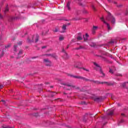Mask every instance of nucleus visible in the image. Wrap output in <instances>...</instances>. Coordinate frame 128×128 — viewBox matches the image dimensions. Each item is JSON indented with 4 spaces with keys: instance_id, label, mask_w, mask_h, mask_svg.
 <instances>
[{
    "instance_id": "aec40b11",
    "label": "nucleus",
    "mask_w": 128,
    "mask_h": 128,
    "mask_svg": "<svg viewBox=\"0 0 128 128\" xmlns=\"http://www.w3.org/2000/svg\"><path fill=\"white\" fill-rule=\"evenodd\" d=\"M18 54V56H20V54H22V50H20Z\"/></svg>"
},
{
    "instance_id": "5701e85b",
    "label": "nucleus",
    "mask_w": 128,
    "mask_h": 128,
    "mask_svg": "<svg viewBox=\"0 0 128 128\" xmlns=\"http://www.w3.org/2000/svg\"><path fill=\"white\" fill-rule=\"evenodd\" d=\"M10 44H8V45L5 46V48H10Z\"/></svg>"
},
{
    "instance_id": "f704fd0d",
    "label": "nucleus",
    "mask_w": 128,
    "mask_h": 128,
    "mask_svg": "<svg viewBox=\"0 0 128 128\" xmlns=\"http://www.w3.org/2000/svg\"><path fill=\"white\" fill-rule=\"evenodd\" d=\"M69 46H68L67 48H68Z\"/></svg>"
},
{
    "instance_id": "393cba45",
    "label": "nucleus",
    "mask_w": 128,
    "mask_h": 128,
    "mask_svg": "<svg viewBox=\"0 0 128 128\" xmlns=\"http://www.w3.org/2000/svg\"><path fill=\"white\" fill-rule=\"evenodd\" d=\"M110 72H111V74H114V72H112V70L110 69L109 70Z\"/></svg>"
},
{
    "instance_id": "bb28decb",
    "label": "nucleus",
    "mask_w": 128,
    "mask_h": 128,
    "mask_svg": "<svg viewBox=\"0 0 128 128\" xmlns=\"http://www.w3.org/2000/svg\"><path fill=\"white\" fill-rule=\"evenodd\" d=\"M2 14H0V20H2Z\"/></svg>"
},
{
    "instance_id": "6ab92c4d",
    "label": "nucleus",
    "mask_w": 128,
    "mask_h": 128,
    "mask_svg": "<svg viewBox=\"0 0 128 128\" xmlns=\"http://www.w3.org/2000/svg\"><path fill=\"white\" fill-rule=\"evenodd\" d=\"M2 128H14V127H10V126H2Z\"/></svg>"
},
{
    "instance_id": "9d476101",
    "label": "nucleus",
    "mask_w": 128,
    "mask_h": 128,
    "mask_svg": "<svg viewBox=\"0 0 128 128\" xmlns=\"http://www.w3.org/2000/svg\"><path fill=\"white\" fill-rule=\"evenodd\" d=\"M70 2H68L66 5V8L68 10H70Z\"/></svg>"
},
{
    "instance_id": "dca6fc26",
    "label": "nucleus",
    "mask_w": 128,
    "mask_h": 128,
    "mask_svg": "<svg viewBox=\"0 0 128 128\" xmlns=\"http://www.w3.org/2000/svg\"><path fill=\"white\" fill-rule=\"evenodd\" d=\"M8 10H9L8 8L6 7V8L4 11V14H6V12H8Z\"/></svg>"
},
{
    "instance_id": "6e6552de",
    "label": "nucleus",
    "mask_w": 128,
    "mask_h": 128,
    "mask_svg": "<svg viewBox=\"0 0 128 128\" xmlns=\"http://www.w3.org/2000/svg\"><path fill=\"white\" fill-rule=\"evenodd\" d=\"M108 112H110L109 114H108V116H112V115L114 114V110H108Z\"/></svg>"
},
{
    "instance_id": "9b49d317",
    "label": "nucleus",
    "mask_w": 128,
    "mask_h": 128,
    "mask_svg": "<svg viewBox=\"0 0 128 128\" xmlns=\"http://www.w3.org/2000/svg\"><path fill=\"white\" fill-rule=\"evenodd\" d=\"M82 40V35L80 34H79V36L77 37V40Z\"/></svg>"
},
{
    "instance_id": "f8f14e48",
    "label": "nucleus",
    "mask_w": 128,
    "mask_h": 128,
    "mask_svg": "<svg viewBox=\"0 0 128 128\" xmlns=\"http://www.w3.org/2000/svg\"><path fill=\"white\" fill-rule=\"evenodd\" d=\"M62 29L63 30L62 32H64V30H66V25H64L62 27Z\"/></svg>"
},
{
    "instance_id": "7c9ffc66",
    "label": "nucleus",
    "mask_w": 128,
    "mask_h": 128,
    "mask_svg": "<svg viewBox=\"0 0 128 128\" xmlns=\"http://www.w3.org/2000/svg\"><path fill=\"white\" fill-rule=\"evenodd\" d=\"M54 32H58V29H56Z\"/></svg>"
},
{
    "instance_id": "7ed1b4c3",
    "label": "nucleus",
    "mask_w": 128,
    "mask_h": 128,
    "mask_svg": "<svg viewBox=\"0 0 128 128\" xmlns=\"http://www.w3.org/2000/svg\"><path fill=\"white\" fill-rule=\"evenodd\" d=\"M44 62L46 66H52V62H50V61L48 59H44Z\"/></svg>"
},
{
    "instance_id": "473e14b6",
    "label": "nucleus",
    "mask_w": 128,
    "mask_h": 128,
    "mask_svg": "<svg viewBox=\"0 0 128 128\" xmlns=\"http://www.w3.org/2000/svg\"><path fill=\"white\" fill-rule=\"evenodd\" d=\"M121 116H124V114L122 113V114H121Z\"/></svg>"
},
{
    "instance_id": "4be33fe9",
    "label": "nucleus",
    "mask_w": 128,
    "mask_h": 128,
    "mask_svg": "<svg viewBox=\"0 0 128 128\" xmlns=\"http://www.w3.org/2000/svg\"><path fill=\"white\" fill-rule=\"evenodd\" d=\"M14 20V17H10V22H12V20Z\"/></svg>"
},
{
    "instance_id": "ea45409f",
    "label": "nucleus",
    "mask_w": 128,
    "mask_h": 128,
    "mask_svg": "<svg viewBox=\"0 0 128 128\" xmlns=\"http://www.w3.org/2000/svg\"><path fill=\"white\" fill-rule=\"evenodd\" d=\"M46 56H48V54H46Z\"/></svg>"
},
{
    "instance_id": "412c9836",
    "label": "nucleus",
    "mask_w": 128,
    "mask_h": 128,
    "mask_svg": "<svg viewBox=\"0 0 128 128\" xmlns=\"http://www.w3.org/2000/svg\"><path fill=\"white\" fill-rule=\"evenodd\" d=\"M18 46H21V44H22V41H20L18 43Z\"/></svg>"
},
{
    "instance_id": "f3484780",
    "label": "nucleus",
    "mask_w": 128,
    "mask_h": 128,
    "mask_svg": "<svg viewBox=\"0 0 128 128\" xmlns=\"http://www.w3.org/2000/svg\"><path fill=\"white\" fill-rule=\"evenodd\" d=\"M64 38L63 36H60L59 38V40H64Z\"/></svg>"
},
{
    "instance_id": "0eeeda50",
    "label": "nucleus",
    "mask_w": 128,
    "mask_h": 128,
    "mask_svg": "<svg viewBox=\"0 0 128 128\" xmlns=\"http://www.w3.org/2000/svg\"><path fill=\"white\" fill-rule=\"evenodd\" d=\"M70 76H72V78H80V80L84 79V78L80 76H72L70 75Z\"/></svg>"
},
{
    "instance_id": "58836bf2",
    "label": "nucleus",
    "mask_w": 128,
    "mask_h": 128,
    "mask_svg": "<svg viewBox=\"0 0 128 128\" xmlns=\"http://www.w3.org/2000/svg\"><path fill=\"white\" fill-rule=\"evenodd\" d=\"M110 44H112V42H110Z\"/></svg>"
},
{
    "instance_id": "c85d7f7f",
    "label": "nucleus",
    "mask_w": 128,
    "mask_h": 128,
    "mask_svg": "<svg viewBox=\"0 0 128 128\" xmlns=\"http://www.w3.org/2000/svg\"><path fill=\"white\" fill-rule=\"evenodd\" d=\"M83 70H86V72H88V71H89L88 70L86 69V68H83Z\"/></svg>"
},
{
    "instance_id": "2f4dec72",
    "label": "nucleus",
    "mask_w": 128,
    "mask_h": 128,
    "mask_svg": "<svg viewBox=\"0 0 128 128\" xmlns=\"http://www.w3.org/2000/svg\"><path fill=\"white\" fill-rule=\"evenodd\" d=\"M45 84H48L50 83L48 82H46Z\"/></svg>"
},
{
    "instance_id": "4c0bfd02",
    "label": "nucleus",
    "mask_w": 128,
    "mask_h": 128,
    "mask_svg": "<svg viewBox=\"0 0 128 128\" xmlns=\"http://www.w3.org/2000/svg\"><path fill=\"white\" fill-rule=\"evenodd\" d=\"M3 4V3H2H2H1V4Z\"/></svg>"
},
{
    "instance_id": "39448f33",
    "label": "nucleus",
    "mask_w": 128,
    "mask_h": 128,
    "mask_svg": "<svg viewBox=\"0 0 128 128\" xmlns=\"http://www.w3.org/2000/svg\"><path fill=\"white\" fill-rule=\"evenodd\" d=\"M100 20L103 22L104 24H106L107 26V28H108V30H110V24L108 23H106V21L104 20V18H100Z\"/></svg>"
},
{
    "instance_id": "20e7f679",
    "label": "nucleus",
    "mask_w": 128,
    "mask_h": 128,
    "mask_svg": "<svg viewBox=\"0 0 128 128\" xmlns=\"http://www.w3.org/2000/svg\"><path fill=\"white\" fill-rule=\"evenodd\" d=\"M98 30V26H93V27L92 28V34H94Z\"/></svg>"
},
{
    "instance_id": "a211bd4d",
    "label": "nucleus",
    "mask_w": 128,
    "mask_h": 128,
    "mask_svg": "<svg viewBox=\"0 0 128 128\" xmlns=\"http://www.w3.org/2000/svg\"><path fill=\"white\" fill-rule=\"evenodd\" d=\"M16 48H18V46L14 45V52H16Z\"/></svg>"
},
{
    "instance_id": "423d86ee",
    "label": "nucleus",
    "mask_w": 128,
    "mask_h": 128,
    "mask_svg": "<svg viewBox=\"0 0 128 128\" xmlns=\"http://www.w3.org/2000/svg\"><path fill=\"white\" fill-rule=\"evenodd\" d=\"M33 40H35V42H36L38 41V35L34 36L33 37Z\"/></svg>"
},
{
    "instance_id": "f257e3e1",
    "label": "nucleus",
    "mask_w": 128,
    "mask_h": 128,
    "mask_svg": "<svg viewBox=\"0 0 128 128\" xmlns=\"http://www.w3.org/2000/svg\"><path fill=\"white\" fill-rule=\"evenodd\" d=\"M94 64L96 66V70H99L100 74H102L101 76H104V74L102 72V68H100V66H98V64H96V62H94Z\"/></svg>"
},
{
    "instance_id": "2eb2a0df",
    "label": "nucleus",
    "mask_w": 128,
    "mask_h": 128,
    "mask_svg": "<svg viewBox=\"0 0 128 128\" xmlns=\"http://www.w3.org/2000/svg\"><path fill=\"white\" fill-rule=\"evenodd\" d=\"M128 84V82H126L122 84V86H123V88H124L126 86H127Z\"/></svg>"
},
{
    "instance_id": "c9c22d12",
    "label": "nucleus",
    "mask_w": 128,
    "mask_h": 128,
    "mask_svg": "<svg viewBox=\"0 0 128 128\" xmlns=\"http://www.w3.org/2000/svg\"><path fill=\"white\" fill-rule=\"evenodd\" d=\"M76 50H80V48H76Z\"/></svg>"
},
{
    "instance_id": "b1692460",
    "label": "nucleus",
    "mask_w": 128,
    "mask_h": 128,
    "mask_svg": "<svg viewBox=\"0 0 128 128\" xmlns=\"http://www.w3.org/2000/svg\"><path fill=\"white\" fill-rule=\"evenodd\" d=\"M4 56V51L2 52V54L0 55V58H2Z\"/></svg>"
},
{
    "instance_id": "cd10ccee",
    "label": "nucleus",
    "mask_w": 128,
    "mask_h": 128,
    "mask_svg": "<svg viewBox=\"0 0 128 128\" xmlns=\"http://www.w3.org/2000/svg\"><path fill=\"white\" fill-rule=\"evenodd\" d=\"M92 8L94 10H96V8L94 7V6H92Z\"/></svg>"
},
{
    "instance_id": "a19ab883",
    "label": "nucleus",
    "mask_w": 128,
    "mask_h": 128,
    "mask_svg": "<svg viewBox=\"0 0 128 128\" xmlns=\"http://www.w3.org/2000/svg\"><path fill=\"white\" fill-rule=\"evenodd\" d=\"M50 88H52V86H51Z\"/></svg>"
},
{
    "instance_id": "e433bc0d",
    "label": "nucleus",
    "mask_w": 128,
    "mask_h": 128,
    "mask_svg": "<svg viewBox=\"0 0 128 128\" xmlns=\"http://www.w3.org/2000/svg\"><path fill=\"white\" fill-rule=\"evenodd\" d=\"M72 42H76V41H74V40H72Z\"/></svg>"
},
{
    "instance_id": "c756f323",
    "label": "nucleus",
    "mask_w": 128,
    "mask_h": 128,
    "mask_svg": "<svg viewBox=\"0 0 128 128\" xmlns=\"http://www.w3.org/2000/svg\"><path fill=\"white\" fill-rule=\"evenodd\" d=\"M67 86H70V88H72V85H67Z\"/></svg>"
},
{
    "instance_id": "72a5a7b5",
    "label": "nucleus",
    "mask_w": 128,
    "mask_h": 128,
    "mask_svg": "<svg viewBox=\"0 0 128 128\" xmlns=\"http://www.w3.org/2000/svg\"><path fill=\"white\" fill-rule=\"evenodd\" d=\"M42 48H46V46H42Z\"/></svg>"
},
{
    "instance_id": "a878e982",
    "label": "nucleus",
    "mask_w": 128,
    "mask_h": 128,
    "mask_svg": "<svg viewBox=\"0 0 128 128\" xmlns=\"http://www.w3.org/2000/svg\"><path fill=\"white\" fill-rule=\"evenodd\" d=\"M0 88H4V85L3 84H0Z\"/></svg>"
},
{
    "instance_id": "4468645a",
    "label": "nucleus",
    "mask_w": 128,
    "mask_h": 128,
    "mask_svg": "<svg viewBox=\"0 0 128 128\" xmlns=\"http://www.w3.org/2000/svg\"><path fill=\"white\" fill-rule=\"evenodd\" d=\"M27 42H28V44H32V40H30V37H28L27 38Z\"/></svg>"
},
{
    "instance_id": "f03ea898",
    "label": "nucleus",
    "mask_w": 128,
    "mask_h": 128,
    "mask_svg": "<svg viewBox=\"0 0 128 128\" xmlns=\"http://www.w3.org/2000/svg\"><path fill=\"white\" fill-rule=\"evenodd\" d=\"M106 20H111V22L112 24H114L116 22V20L114 18V16H112L110 13L108 14V16L106 18Z\"/></svg>"
},
{
    "instance_id": "79ce46f5",
    "label": "nucleus",
    "mask_w": 128,
    "mask_h": 128,
    "mask_svg": "<svg viewBox=\"0 0 128 128\" xmlns=\"http://www.w3.org/2000/svg\"><path fill=\"white\" fill-rule=\"evenodd\" d=\"M15 39H13V40H14Z\"/></svg>"
},
{
    "instance_id": "1a4fd4ad",
    "label": "nucleus",
    "mask_w": 128,
    "mask_h": 128,
    "mask_svg": "<svg viewBox=\"0 0 128 128\" xmlns=\"http://www.w3.org/2000/svg\"><path fill=\"white\" fill-rule=\"evenodd\" d=\"M84 38L85 42H86V40H88V34H86L85 36H84Z\"/></svg>"
},
{
    "instance_id": "ddd939ff",
    "label": "nucleus",
    "mask_w": 128,
    "mask_h": 128,
    "mask_svg": "<svg viewBox=\"0 0 128 128\" xmlns=\"http://www.w3.org/2000/svg\"><path fill=\"white\" fill-rule=\"evenodd\" d=\"M89 44L90 46H96V44L94 42H89Z\"/></svg>"
}]
</instances>
